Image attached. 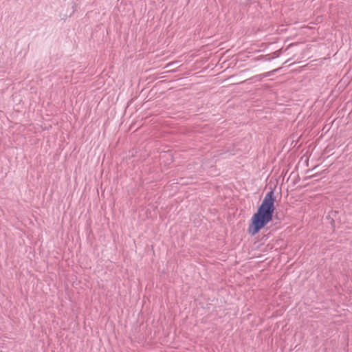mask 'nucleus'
Instances as JSON below:
<instances>
[{"instance_id":"nucleus-4","label":"nucleus","mask_w":352,"mask_h":352,"mask_svg":"<svg viewBox=\"0 0 352 352\" xmlns=\"http://www.w3.org/2000/svg\"><path fill=\"white\" fill-rule=\"evenodd\" d=\"M273 58H274V57L269 58H268V60H272V59H273Z\"/></svg>"},{"instance_id":"nucleus-2","label":"nucleus","mask_w":352,"mask_h":352,"mask_svg":"<svg viewBox=\"0 0 352 352\" xmlns=\"http://www.w3.org/2000/svg\"><path fill=\"white\" fill-rule=\"evenodd\" d=\"M274 72H275V70H274L272 72H267V73H265V74H262V76L263 77H268V76H270L271 74H273Z\"/></svg>"},{"instance_id":"nucleus-3","label":"nucleus","mask_w":352,"mask_h":352,"mask_svg":"<svg viewBox=\"0 0 352 352\" xmlns=\"http://www.w3.org/2000/svg\"><path fill=\"white\" fill-rule=\"evenodd\" d=\"M182 180H183V178H182V177L179 178V180L177 179V184H182V185H183V184H184V182H182Z\"/></svg>"},{"instance_id":"nucleus-1","label":"nucleus","mask_w":352,"mask_h":352,"mask_svg":"<svg viewBox=\"0 0 352 352\" xmlns=\"http://www.w3.org/2000/svg\"><path fill=\"white\" fill-rule=\"evenodd\" d=\"M274 201V192L271 190L265 195L256 212L251 217L248 228L249 234L254 236L272 220L275 210Z\"/></svg>"}]
</instances>
